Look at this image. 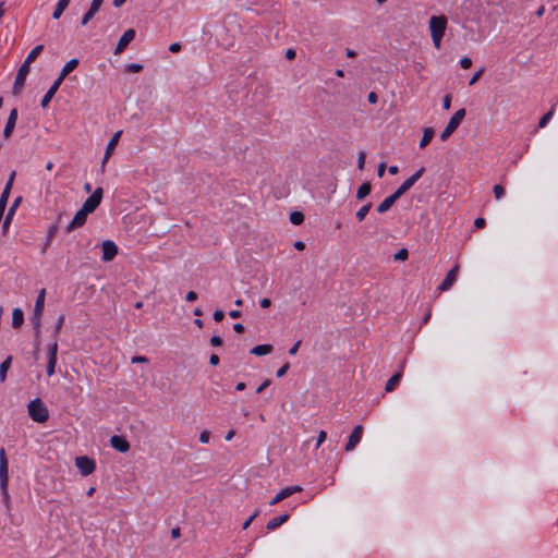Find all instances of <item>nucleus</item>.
I'll return each instance as SVG.
<instances>
[{"label":"nucleus","instance_id":"nucleus-12","mask_svg":"<svg viewBox=\"0 0 558 558\" xmlns=\"http://www.w3.org/2000/svg\"><path fill=\"white\" fill-rule=\"evenodd\" d=\"M135 38V31L133 28H129L123 33V35L120 37L116 49L114 54H120L125 50L128 45Z\"/></svg>","mask_w":558,"mask_h":558},{"label":"nucleus","instance_id":"nucleus-17","mask_svg":"<svg viewBox=\"0 0 558 558\" xmlns=\"http://www.w3.org/2000/svg\"><path fill=\"white\" fill-rule=\"evenodd\" d=\"M110 444H111L112 448H114L119 452L124 453L130 450L129 441L122 436H118V435L112 436L110 438Z\"/></svg>","mask_w":558,"mask_h":558},{"label":"nucleus","instance_id":"nucleus-15","mask_svg":"<svg viewBox=\"0 0 558 558\" xmlns=\"http://www.w3.org/2000/svg\"><path fill=\"white\" fill-rule=\"evenodd\" d=\"M101 247H102L101 258L104 262L112 260L116 257V255L118 254L117 245L110 240L104 241Z\"/></svg>","mask_w":558,"mask_h":558},{"label":"nucleus","instance_id":"nucleus-50","mask_svg":"<svg viewBox=\"0 0 558 558\" xmlns=\"http://www.w3.org/2000/svg\"><path fill=\"white\" fill-rule=\"evenodd\" d=\"M290 365L289 363H286L283 364L278 371H277V377H282L286 375V373L288 372Z\"/></svg>","mask_w":558,"mask_h":558},{"label":"nucleus","instance_id":"nucleus-31","mask_svg":"<svg viewBox=\"0 0 558 558\" xmlns=\"http://www.w3.org/2000/svg\"><path fill=\"white\" fill-rule=\"evenodd\" d=\"M372 191V185L369 182H364L356 192V198L359 201L364 199Z\"/></svg>","mask_w":558,"mask_h":558},{"label":"nucleus","instance_id":"nucleus-43","mask_svg":"<svg viewBox=\"0 0 558 558\" xmlns=\"http://www.w3.org/2000/svg\"><path fill=\"white\" fill-rule=\"evenodd\" d=\"M365 158H366V154H365V151H360V153H359V156H357V168H359L360 170H363V169H364Z\"/></svg>","mask_w":558,"mask_h":558},{"label":"nucleus","instance_id":"nucleus-34","mask_svg":"<svg viewBox=\"0 0 558 558\" xmlns=\"http://www.w3.org/2000/svg\"><path fill=\"white\" fill-rule=\"evenodd\" d=\"M372 208V203H367L363 205L357 211H356V218L359 221H363L367 214L369 213Z\"/></svg>","mask_w":558,"mask_h":558},{"label":"nucleus","instance_id":"nucleus-48","mask_svg":"<svg viewBox=\"0 0 558 558\" xmlns=\"http://www.w3.org/2000/svg\"><path fill=\"white\" fill-rule=\"evenodd\" d=\"M327 437V433L325 430H320L317 437L316 448H318Z\"/></svg>","mask_w":558,"mask_h":558},{"label":"nucleus","instance_id":"nucleus-24","mask_svg":"<svg viewBox=\"0 0 558 558\" xmlns=\"http://www.w3.org/2000/svg\"><path fill=\"white\" fill-rule=\"evenodd\" d=\"M70 1L71 0H58L57 4L54 7V11L52 13L53 20H59L61 17V15L65 11V9L69 7Z\"/></svg>","mask_w":558,"mask_h":558},{"label":"nucleus","instance_id":"nucleus-4","mask_svg":"<svg viewBox=\"0 0 558 558\" xmlns=\"http://www.w3.org/2000/svg\"><path fill=\"white\" fill-rule=\"evenodd\" d=\"M27 408L28 414L33 421L37 423H45L48 420V409L39 398L32 400Z\"/></svg>","mask_w":558,"mask_h":558},{"label":"nucleus","instance_id":"nucleus-23","mask_svg":"<svg viewBox=\"0 0 558 558\" xmlns=\"http://www.w3.org/2000/svg\"><path fill=\"white\" fill-rule=\"evenodd\" d=\"M121 133H122V131H118L117 133H114V135L109 141V143H108V145L106 147L104 162L107 161V159L109 158V156L112 154L113 149L116 148V146H117V144L119 142V138L121 136Z\"/></svg>","mask_w":558,"mask_h":558},{"label":"nucleus","instance_id":"nucleus-13","mask_svg":"<svg viewBox=\"0 0 558 558\" xmlns=\"http://www.w3.org/2000/svg\"><path fill=\"white\" fill-rule=\"evenodd\" d=\"M88 214H90L89 211L87 210H84V208L82 207L74 216V218L72 219V221L66 227V231L68 232H71L73 231L74 229L76 228H80L82 226L85 225L86 222V219H87V216Z\"/></svg>","mask_w":558,"mask_h":558},{"label":"nucleus","instance_id":"nucleus-9","mask_svg":"<svg viewBox=\"0 0 558 558\" xmlns=\"http://www.w3.org/2000/svg\"><path fill=\"white\" fill-rule=\"evenodd\" d=\"M29 71H31V66L22 63V65L17 70L15 81L13 84V94L14 95H17L21 93L22 88L25 85V81H26V77H27Z\"/></svg>","mask_w":558,"mask_h":558},{"label":"nucleus","instance_id":"nucleus-40","mask_svg":"<svg viewBox=\"0 0 558 558\" xmlns=\"http://www.w3.org/2000/svg\"><path fill=\"white\" fill-rule=\"evenodd\" d=\"M493 192L496 199H500L505 195V189L500 184L494 185Z\"/></svg>","mask_w":558,"mask_h":558},{"label":"nucleus","instance_id":"nucleus-59","mask_svg":"<svg viewBox=\"0 0 558 558\" xmlns=\"http://www.w3.org/2000/svg\"><path fill=\"white\" fill-rule=\"evenodd\" d=\"M181 50V45L179 43H173L169 46V51L179 52Z\"/></svg>","mask_w":558,"mask_h":558},{"label":"nucleus","instance_id":"nucleus-35","mask_svg":"<svg viewBox=\"0 0 558 558\" xmlns=\"http://www.w3.org/2000/svg\"><path fill=\"white\" fill-rule=\"evenodd\" d=\"M291 223L299 226L304 221V215L301 211H293L290 215Z\"/></svg>","mask_w":558,"mask_h":558},{"label":"nucleus","instance_id":"nucleus-6","mask_svg":"<svg viewBox=\"0 0 558 558\" xmlns=\"http://www.w3.org/2000/svg\"><path fill=\"white\" fill-rule=\"evenodd\" d=\"M466 114V111L464 108L459 109L454 112V114L449 120L447 126L444 129V131L440 134V140L446 141L450 137V135L458 129V126L461 124L462 120L464 119Z\"/></svg>","mask_w":558,"mask_h":558},{"label":"nucleus","instance_id":"nucleus-32","mask_svg":"<svg viewBox=\"0 0 558 558\" xmlns=\"http://www.w3.org/2000/svg\"><path fill=\"white\" fill-rule=\"evenodd\" d=\"M98 11H99V8L95 7L94 4L90 3L88 11L82 17L81 24L83 26H85L95 16V14Z\"/></svg>","mask_w":558,"mask_h":558},{"label":"nucleus","instance_id":"nucleus-5","mask_svg":"<svg viewBox=\"0 0 558 558\" xmlns=\"http://www.w3.org/2000/svg\"><path fill=\"white\" fill-rule=\"evenodd\" d=\"M45 295H46V290L41 289L37 295L35 306H34L33 324H34V329H35V333H36V339L39 338V333H40V319H41V315H43V311H44V306H45Z\"/></svg>","mask_w":558,"mask_h":558},{"label":"nucleus","instance_id":"nucleus-52","mask_svg":"<svg viewBox=\"0 0 558 558\" xmlns=\"http://www.w3.org/2000/svg\"><path fill=\"white\" fill-rule=\"evenodd\" d=\"M442 106L445 110H449L451 106V95H446L442 100Z\"/></svg>","mask_w":558,"mask_h":558},{"label":"nucleus","instance_id":"nucleus-38","mask_svg":"<svg viewBox=\"0 0 558 558\" xmlns=\"http://www.w3.org/2000/svg\"><path fill=\"white\" fill-rule=\"evenodd\" d=\"M14 128H15V123H13L11 121H7V124L3 130V136L5 138H9L12 135Z\"/></svg>","mask_w":558,"mask_h":558},{"label":"nucleus","instance_id":"nucleus-37","mask_svg":"<svg viewBox=\"0 0 558 558\" xmlns=\"http://www.w3.org/2000/svg\"><path fill=\"white\" fill-rule=\"evenodd\" d=\"M408 257H409V252H408V250H407V248H401V250H399V251L395 254V256H393L395 260H398V262H404V260H407V259H408Z\"/></svg>","mask_w":558,"mask_h":558},{"label":"nucleus","instance_id":"nucleus-36","mask_svg":"<svg viewBox=\"0 0 558 558\" xmlns=\"http://www.w3.org/2000/svg\"><path fill=\"white\" fill-rule=\"evenodd\" d=\"M554 116V109L549 110L547 113H545L538 121V126L539 128H545L547 125V123L549 122V120L553 118Z\"/></svg>","mask_w":558,"mask_h":558},{"label":"nucleus","instance_id":"nucleus-20","mask_svg":"<svg viewBox=\"0 0 558 558\" xmlns=\"http://www.w3.org/2000/svg\"><path fill=\"white\" fill-rule=\"evenodd\" d=\"M21 202H22V196H19V197H16V198L13 201V203H12V205L10 206V208H9V210H8V213H7V216H5V218H4V221H3V229H7V228L9 227V225H10V222H11V220H12V218H13L14 214H15V210H16V208L19 207V205L21 204Z\"/></svg>","mask_w":558,"mask_h":558},{"label":"nucleus","instance_id":"nucleus-14","mask_svg":"<svg viewBox=\"0 0 558 558\" xmlns=\"http://www.w3.org/2000/svg\"><path fill=\"white\" fill-rule=\"evenodd\" d=\"M458 271H459V265H456L453 268H451L447 272L445 279L439 284L438 290L439 291H448L452 287V284L456 282Z\"/></svg>","mask_w":558,"mask_h":558},{"label":"nucleus","instance_id":"nucleus-7","mask_svg":"<svg viewBox=\"0 0 558 558\" xmlns=\"http://www.w3.org/2000/svg\"><path fill=\"white\" fill-rule=\"evenodd\" d=\"M425 171L424 167H421L415 173L408 178L395 192V196L399 199L404 193H407L415 182L423 175Z\"/></svg>","mask_w":558,"mask_h":558},{"label":"nucleus","instance_id":"nucleus-33","mask_svg":"<svg viewBox=\"0 0 558 558\" xmlns=\"http://www.w3.org/2000/svg\"><path fill=\"white\" fill-rule=\"evenodd\" d=\"M14 178H15V171H12L7 183H5V186L1 193V196L2 197H5L9 199V196H10V193H11V190H12V186H13V182H14Z\"/></svg>","mask_w":558,"mask_h":558},{"label":"nucleus","instance_id":"nucleus-55","mask_svg":"<svg viewBox=\"0 0 558 558\" xmlns=\"http://www.w3.org/2000/svg\"><path fill=\"white\" fill-rule=\"evenodd\" d=\"M187 302H194L197 300V294L195 291H189L185 296Z\"/></svg>","mask_w":558,"mask_h":558},{"label":"nucleus","instance_id":"nucleus-56","mask_svg":"<svg viewBox=\"0 0 558 558\" xmlns=\"http://www.w3.org/2000/svg\"><path fill=\"white\" fill-rule=\"evenodd\" d=\"M367 100L371 104H376L378 101V96L375 92H371L367 96Z\"/></svg>","mask_w":558,"mask_h":558},{"label":"nucleus","instance_id":"nucleus-28","mask_svg":"<svg viewBox=\"0 0 558 558\" xmlns=\"http://www.w3.org/2000/svg\"><path fill=\"white\" fill-rule=\"evenodd\" d=\"M271 351H272L271 344H259V345L254 347L251 350V354H254L257 356H263V355H267V354L271 353Z\"/></svg>","mask_w":558,"mask_h":558},{"label":"nucleus","instance_id":"nucleus-51","mask_svg":"<svg viewBox=\"0 0 558 558\" xmlns=\"http://www.w3.org/2000/svg\"><path fill=\"white\" fill-rule=\"evenodd\" d=\"M210 344L213 347H220L222 344V339L219 336H213L210 338Z\"/></svg>","mask_w":558,"mask_h":558},{"label":"nucleus","instance_id":"nucleus-39","mask_svg":"<svg viewBox=\"0 0 558 558\" xmlns=\"http://www.w3.org/2000/svg\"><path fill=\"white\" fill-rule=\"evenodd\" d=\"M143 70V65L140 63H130L125 66V72L138 73Z\"/></svg>","mask_w":558,"mask_h":558},{"label":"nucleus","instance_id":"nucleus-60","mask_svg":"<svg viewBox=\"0 0 558 558\" xmlns=\"http://www.w3.org/2000/svg\"><path fill=\"white\" fill-rule=\"evenodd\" d=\"M259 304L263 308H268L271 305V301L268 298H264L260 300Z\"/></svg>","mask_w":558,"mask_h":558},{"label":"nucleus","instance_id":"nucleus-61","mask_svg":"<svg viewBox=\"0 0 558 558\" xmlns=\"http://www.w3.org/2000/svg\"><path fill=\"white\" fill-rule=\"evenodd\" d=\"M300 345H301V341H298L296 343H294V344L290 348V350H289V354H291V355L296 354V352H298V350H299Z\"/></svg>","mask_w":558,"mask_h":558},{"label":"nucleus","instance_id":"nucleus-26","mask_svg":"<svg viewBox=\"0 0 558 558\" xmlns=\"http://www.w3.org/2000/svg\"><path fill=\"white\" fill-rule=\"evenodd\" d=\"M44 49V46L43 45H37L36 47H34L29 53L27 54L26 59L24 60V64L31 66V63H33L37 57L40 54V52L43 51Z\"/></svg>","mask_w":558,"mask_h":558},{"label":"nucleus","instance_id":"nucleus-45","mask_svg":"<svg viewBox=\"0 0 558 558\" xmlns=\"http://www.w3.org/2000/svg\"><path fill=\"white\" fill-rule=\"evenodd\" d=\"M213 318L215 322L219 323L225 318V313L221 310H217L213 314Z\"/></svg>","mask_w":558,"mask_h":558},{"label":"nucleus","instance_id":"nucleus-16","mask_svg":"<svg viewBox=\"0 0 558 558\" xmlns=\"http://www.w3.org/2000/svg\"><path fill=\"white\" fill-rule=\"evenodd\" d=\"M363 433L362 425H357L353 428L351 435L349 436V440L345 445V451H351L355 448V446L361 441Z\"/></svg>","mask_w":558,"mask_h":558},{"label":"nucleus","instance_id":"nucleus-49","mask_svg":"<svg viewBox=\"0 0 558 558\" xmlns=\"http://www.w3.org/2000/svg\"><path fill=\"white\" fill-rule=\"evenodd\" d=\"M271 384L270 379L264 380L256 389L257 393H262L269 385Z\"/></svg>","mask_w":558,"mask_h":558},{"label":"nucleus","instance_id":"nucleus-57","mask_svg":"<svg viewBox=\"0 0 558 558\" xmlns=\"http://www.w3.org/2000/svg\"><path fill=\"white\" fill-rule=\"evenodd\" d=\"M220 362V359L217 354H211L210 357H209V363L210 365L213 366H217Z\"/></svg>","mask_w":558,"mask_h":558},{"label":"nucleus","instance_id":"nucleus-44","mask_svg":"<svg viewBox=\"0 0 558 558\" xmlns=\"http://www.w3.org/2000/svg\"><path fill=\"white\" fill-rule=\"evenodd\" d=\"M460 65L462 69H469L472 66V60L469 57H463L460 60Z\"/></svg>","mask_w":558,"mask_h":558},{"label":"nucleus","instance_id":"nucleus-42","mask_svg":"<svg viewBox=\"0 0 558 558\" xmlns=\"http://www.w3.org/2000/svg\"><path fill=\"white\" fill-rule=\"evenodd\" d=\"M484 73V68H481L480 70H477L473 76L471 77L470 82H469V85L472 86L474 85L480 78L481 76L483 75Z\"/></svg>","mask_w":558,"mask_h":558},{"label":"nucleus","instance_id":"nucleus-47","mask_svg":"<svg viewBox=\"0 0 558 558\" xmlns=\"http://www.w3.org/2000/svg\"><path fill=\"white\" fill-rule=\"evenodd\" d=\"M259 511L256 510L244 523H243V530H246L251 523L254 521V519L258 515Z\"/></svg>","mask_w":558,"mask_h":558},{"label":"nucleus","instance_id":"nucleus-53","mask_svg":"<svg viewBox=\"0 0 558 558\" xmlns=\"http://www.w3.org/2000/svg\"><path fill=\"white\" fill-rule=\"evenodd\" d=\"M485 225H486V221H485V219H484V218H482V217H478V218H476V219L474 220V226H475V228H477V229L484 228V227H485Z\"/></svg>","mask_w":558,"mask_h":558},{"label":"nucleus","instance_id":"nucleus-21","mask_svg":"<svg viewBox=\"0 0 558 558\" xmlns=\"http://www.w3.org/2000/svg\"><path fill=\"white\" fill-rule=\"evenodd\" d=\"M289 520V514L288 513H283V514H280L271 520H269L267 522V525L266 527L270 531H274L276 530L277 527H279L280 525H282L283 523H286L287 521Z\"/></svg>","mask_w":558,"mask_h":558},{"label":"nucleus","instance_id":"nucleus-29","mask_svg":"<svg viewBox=\"0 0 558 558\" xmlns=\"http://www.w3.org/2000/svg\"><path fill=\"white\" fill-rule=\"evenodd\" d=\"M402 377V374L401 372H398L396 374H393L389 379L388 381L386 383V386H385V391L386 392H390L395 389V387L398 385V383L400 381Z\"/></svg>","mask_w":558,"mask_h":558},{"label":"nucleus","instance_id":"nucleus-10","mask_svg":"<svg viewBox=\"0 0 558 558\" xmlns=\"http://www.w3.org/2000/svg\"><path fill=\"white\" fill-rule=\"evenodd\" d=\"M104 195L102 187H97L93 194L84 202L83 208L89 213H93L100 204Z\"/></svg>","mask_w":558,"mask_h":558},{"label":"nucleus","instance_id":"nucleus-18","mask_svg":"<svg viewBox=\"0 0 558 558\" xmlns=\"http://www.w3.org/2000/svg\"><path fill=\"white\" fill-rule=\"evenodd\" d=\"M62 84L61 81L58 78L53 82V84L50 86V88L47 90L45 96L41 99V107L46 108L49 102L51 101L52 97L56 95L57 90L59 89L60 85Z\"/></svg>","mask_w":558,"mask_h":558},{"label":"nucleus","instance_id":"nucleus-30","mask_svg":"<svg viewBox=\"0 0 558 558\" xmlns=\"http://www.w3.org/2000/svg\"><path fill=\"white\" fill-rule=\"evenodd\" d=\"M12 363V356L9 355L1 364H0V381L4 383L7 379V372L10 368Z\"/></svg>","mask_w":558,"mask_h":558},{"label":"nucleus","instance_id":"nucleus-22","mask_svg":"<svg viewBox=\"0 0 558 558\" xmlns=\"http://www.w3.org/2000/svg\"><path fill=\"white\" fill-rule=\"evenodd\" d=\"M398 201V198L395 196V194L392 193L391 195H389L388 197H386L376 208L377 213L378 214H384L386 213L396 202Z\"/></svg>","mask_w":558,"mask_h":558},{"label":"nucleus","instance_id":"nucleus-46","mask_svg":"<svg viewBox=\"0 0 558 558\" xmlns=\"http://www.w3.org/2000/svg\"><path fill=\"white\" fill-rule=\"evenodd\" d=\"M209 438H210V433L209 430H203L199 435V441L202 444H207L209 441Z\"/></svg>","mask_w":558,"mask_h":558},{"label":"nucleus","instance_id":"nucleus-1","mask_svg":"<svg viewBox=\"0 0 558 558\" xmlns=\"http://www.w3.org/2000/svg\"><path fill=\"white\" fill-rule=\"evenodd\" d=\"M63 323H64V316L61 315V316H59L57 324H56V329L53 332L54 340L48 350V364H47V375L48 376H52L56 372L54 368H56V364H57V354H58L57 339H58V335L63 326Z\"/></svg>","mask_w":558,"mask_h":558},{"label":"nucleus","instance_id":"nucleus-64","mask_svg":"<svg viewBox=\"0 0 558 558\" xmlns=\"http://www.w3.org/2000/svg\"><path fill=\"white\" fill-rule=\"evenodd\" d=\"M293 246L298 251H303L305 248V243L302 241H295Z\"/></svg>","mask_w":558,"mask_h":558},{"label":"nucleus","instance_id":"nucleus-3","mask_svg":"<svg viewBox=\"0 0 558 558\" xmlns=\"http://www.w3.org/2000/svg\"><path fill=\"white\" fill-rule=\"evenodd\" d=\"M447 27V19L444 15L432 16L429 20L430 36L434 46L438 49Z\"/></svg>","mask_w":558,"mask_h":558},{"label":"nucleus","instance_id":"nucleus-63","mask_svg":"<svg viewBox=\"0 0 558 558\" xmlns=\"http://www.w3.org/2000/svg\"><path fill=\"white\" fill-rule=\"evenodd\" d=\"M295 54H296V53H295V50H294V49H288V50L286 51V58H287L288 60H293V59L295 58Z\"/></svg>","mask_w":558,"mask_h":558},{"label":"nucleus","instance_id":"nucleus-11","mask_svg":"<svg viewBox=\"0 0 558 558\" xmlns=\"http://www.w3.org/2000/svg\"><path fill=\"white\" fill-rule=\"evenodd\" d=\"M300 492H302V487L299 485L284 487L269 501V505L275 506L278 502L282 501L283 499L290 497L294 493Z\"/></svg>","mask_w":558,"mask_h":558},{"label":"nucleus","instance_id":"nucleus-2","mask_svg":"<svg viewBox=\"0 0 558 558\" xmlns=\"http://www.w3.org/2000/svg\"><path fill=\"white\" fill-rule=\"evenodd\" d=\"M9 483V471H8V459L4 448L0 449V488L3 496V502L5 507L10 508V495L8 492Z\"/></svg>","mask_w":558,"mask_h":558},{"label":"nucleus","instance_id":"nucleus-8","mask_svg":"<svg viewBox=\"0 0 558 558\" xmlns=\"http://www.w3.org/2000/svg\"><path fill=\"white\" fill-rule=\"evenodd\" d=\"M75 465L83 476L90 475L96 469L95 461L87 456L77 457L75 459Z\"/></svg>","mask_w":558,"mask_h":558},{"label":"nucleus","instance_id":"nucleus-25","mask_svg":"<svg viewBox=\"0 0 558 558\" xmlns=\"http://www.w3.org/2000/svg\"><path fill=\"white\" fill-rule=\"evenodd\" d=\"M24 323V313L21 308L16 307L12 313V327L20 328Z\"/></svg>","mask_w":558,"mask_h":558},{"label":"nucleus","instance_id":"nucleus-41","mask_svg":"<svg viewBox=\"0 0 558 558\" xmlns=\"http://www.w3.org/2000/svg\"><path fill=\"white\" fill-rule=\"evenodd\" d=\"M56 231H57V227L56 226H51L48 230V236H47V242L45 244V247H44V251L50 245V242H51V239L56 234Z\"/></svg>","mask_w":558,"mask_h":558},{"label":"nucleus","instance_id":"nucleus-54","mask_svg":"<svg viewBox=\"0 0 558 558\" xmlns=\"http://www.w3.org/2000/svg\"><path fill=\"white\" fill-rule=\"evenodd\" d=\"M16 120H17V109L14 108L11 110L8 121H11L16 124Z\"/></svg>","mask_w":558,"mask_h":558},{"label":"nucleus","instance_id":"nucleus-58","mask_svg":"<svg viewBox=\"0 0 558 558\" xmlns=\"http://www.w3.org/2000/svg\"><path fill=\"white\" fill-rule=\"evenodd\" d=\"M385 170H386V163L385 162L379 163L378 168H377V175L379 178H383L384 173H385Z\"/></svg>","mask_w":558,"mask_h":558},{"label":"nucleus","instance_id":"nucleus-27","mask_svg":"<svg viewBox=\"0 0 558 558\" xmlns=\"http://www.w3.org/2000/svg\"><path fill=\"white\" fill-rule=\"evenodd\" d=\"M434 134H435V131L433 128H425L423 131V136L420 141V148L426 147L433 140Z\"/></svg>","mask_w":558,"mask_h":558},{"label":"nucleus","instance_id":"nucleus-62","mask_svg":"<svg viewBox=\"0 0 558 558\" xmlns=\"http://www.w3.org/2000/svg\"><path fill=\"white\" fill-rule=\"evenodd\" d=\"M233 330L238 333H242L245 330V328L241 323H236L233 325Z\"/></svg>","mask_w":558,"mask_h":558},{"label":"nucleus","instance_id":"nucleus-19","mask_svg":"<svg viewBox=\"0 0 558 558\" xmlns=\"http://www.w3.org/2000/svg\"><path fill=\"white\" fill-rule=\"evenodd\" d=\"M78 63H80V61H78V59H76V58H73V59L69 60V61L64 64V66L62 68L61 72H60V74H59V76H58V80H59V81H61V82H63V81H64V78H65V77H66V76L72 72V71H74V70L77 68Z\"/></svg>","mask_w":558,"mask_h":558}]
</instances>
